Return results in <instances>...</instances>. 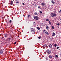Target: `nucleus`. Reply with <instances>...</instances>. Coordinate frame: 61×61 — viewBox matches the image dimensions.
<instances>
[{
    "label": "nucleus",
    "mask_w": 61,
    "mask_h": 61,
    "mask_svg": "<svg viewBox=\"0 0 61 61\" xmlns=\"http://www.w3.org/2000/svg\"><path fill=\"white\" fill-rule=\"evenodd\" d=\"M51 16H52V17H54V16H55L56 15V14L55 13H51Z\"/></svg>",
    "instance_id": "nucleus-1"
},
{
    "label": "nucleus",
    "mask_w": 61,
    "mask_h": 61,
    "mask_svg": "<svg viewBox=\"0 0 61 61\" xmlns=\"http://www.w3.org/2000/svg\"><path fill=\"white\" fill-rule=\"evenodd\" d=\"M46 30H43V33H46Z\"/></svg>",
    "instance_id": "nucleus-11"
},
{
    "label": "nucleus",
    "mask_w": 61,
    "mask_h": 61,
    "mask_svg": "<svg viewBox=\"0 0 61 61\" xmlns=\"http://www.w3.org/2000/svg\"><path fill=\"white\" fill-rule=\"evenodd\" d=\"M41 5H45V3H41Z\"/></svg>",
    "instance_id": "nucleus-15"
},
{
    "label": "nucleus",
    "mask_w": 61,
    "mask_h": 61,
    "mask_svg": "<svg viewBox=\"0 0 61 61\" xmlns=\"http://www.w3.org/2000/svg\"><path fill=\"white\" fill-rule=\"evenodd\" d=\"M34 14L35 15H37V13L36 12H35L34 13Z\"/></svg>",
    "instance_id": "nucleus-19"
},
{
    "label": "nucleus",
    "mask_w": 61,
    "mask_h": 61,
    "mask_svg": "<svg viewBox=\"0 0 61 61\" xmlns=\"http://www.w3.org/2000/svg\"><path fill=\"white\" fill-rule=\"evenodd\" d=\"M46 29H48L49 28V27L48 26H46Z\"/></svg>",
    "instance_id": "nucleus-22"
},
{
    "label": "nucleus",
    "mask_w": 61,
    "mask_h": 61,
    "mask_svg": "<svg viewBox=\"0 0 61 61\" xmlns=\"http://www.w3.org/2000/svg\"><path fill=\"white\" fill-rule=\"evenodd\" d=\"M31 32H35V29H34V28H32L31 29Z\"/></svg>",
    "instance_id": "nucleus-4"
},
{
    "label": "nucleus",
    "mask_w": 61,
    "mask_h": 61,
    "mask_svg": "<svg viewBox=\"0 0 61 61\" xmlns=\"http://www.w3.org/2000/svg\"><path fill=\"white\" fill-rule=\"evenodd\" d=\"M46 60H47V58H46Z\"/></svg>",
    "instance_id": "nucleus-38"
},
{
    "label": "nucleus",
    "mask_w": 61,
    "mask_h": 61,
    "mask_svg": "<svg viewBox=\"0 0 61 61\" xmlns=\"http://www.w3.org/2000/svg\"><path fill=\"white\" fill-rule=\"evenodd\" d=\"M36 23L35 22L33 23V25H36Z\"/></svg>",
    "instance_id": "nucleus-26"
},
{
    "label": "nucleus",
    "mask_w": 61,
    "mask_h": 61,
    "mask_svg": "<svg viewBox=\"0 0 61 61\" xmlns=\"http://www.w3.org/2000/svg\"><path fill=\"white\" fill-rule=\"evenodd\" d=\"M49 58H51L52 57V56H49Z\"/></svg>",
    "instance_id": "nucleus-16"
},
{
    "label": "nucleus",
    "mask_w": 61,
    "mask_h": 61,
    "mask_svg": "<svg viewBox=\"0 0 61 61\" xmlns=\"http://www.w3.org/2000/svg\"><path fill=\"white\" fill-rule=\"evenodd\" d=\"M55 57H56V58H57V57H58V56H57V55H56L55 56Z\"/></svg>",
    "instance_id": "nucleus-23"
},
{
    "label": "nucleus",
    "mask_w": 61,
    "mask_h": 61,
    "mask_svg": "<svg viewBox=\"0 0 61 61\" xmlns=\"http://www.w3.org/2000/svg\"><path fill=\"white\" fill-rule=\"evenodd\" d=\"M49 24H50V25H51V22L50 21H49Z\"/></svg>",
    "instance_id": "nucleus-25"
},
{
    "label": "nucleus",
    "mask_w": 61,
    "mask_h": 61,
    "mask_svg": "<svg viewBox=\"0 0 61 61\" xmlns=\"http://www.w3.org/2000/svg\"><path fill=\"white\" fill-rule=\"evenodd\" d=\"M55 33L53 32L52 33V36H55Z\"/></svg>",
    "instance_id": "nucleus-12"
},
{
    "label": "nucleus",
    "mask_w": 61,
    "mask_h": 61,
    "mask_svg": "<svg viewBox=\"0 0 61 61\" xmlns=\"http://www.w3.org/2000/svg\"><path fill=\"white\" fill-rule=\"evenodd\" d=\"M38 38H39V39H40V38H41V37L40 36H39L38 37Z\"/></svg>",
    "instance_id": "nucleus-29"
},
{
    "label": "nucleus",
    "mask_w": 61,
    "mask_h": 61,
    "mask_svg": "<svg viewBox=\"0 0 61 61\" xmlns=\"http://www.w3.org/2000/svg\"><path fill=\"white\" fill-rule=\"evenodd\" d=\"M14 44H16V42H15Z\"/></svg>",
    "instance_id": "nucleus-37"
},
{
    "label": "nucleus",
    "mask_w": 61,
    "mask_h": 61,
    "mask_svg": "<svg viewBox=\"0 0 61 61\" xmlns=\"http://www.w3.org/2000/svg\"><path fill=\"white\" fill-rule=\"evenodd\" d=\"M4 36L5 37H7V34H5L4 35Z\"/></svg>",
    "instance_id": "nucleus-5"
},
{
    "label": "nucleus",
    "mask_w": 61,
    "mask_h": 61,
    "mask_svg": "<svg viewBox=\"0 0 61 61\" xmlns=\"http://www.w3.org/2000/svg\"><path fill=\"white\" fill-rule=\"evenodd\" d=\"M46 35H49V33L48 32H46Z\"/></svg>",
    "instance_id": "nucleus-13"
},
{
    "label": "nucleus",
    "mask_w": 61,
    "mask_h": 61,
    "mask_svg": "<svg viewBox=\"0 0 61 61\" xmlns=\"http://www.w3.org/2000/svg\"><path fill=\"white\" fill-rule=\"evenodd\" d=\"M49 46L50 48H52V45L50 44Z\"/></svg>",
    "instance_id": "nucleus-9"
},
{
    "label": "nucleus",
    "mask_w": 61,
    "mask_h": 61,
    "mask_svg": "<svg viewBox=\"0 0 61 61\" xmlns=\"http://www.w3.org/2000/svg\"><path fill=\"white\" fill-rule=\"evenodd\" d=\"M40 14H41V13H42V11H40Z\"/></svg>",
    "instance_id": "nucleus-28"
},
{
    "label": "nucleus",
    "mask_w": 61,
    "mask_h": 61,
    "mask_svg": "<svg viewBox=\"0 0 61 61\" xmlns=\"http://www.w3.org/2000/svg\"><path fill=\"white\" fill-rule=\"evenodd\" d=\"M13 2L12 1H11L10 2L11 5H13Z\"/></svg>",
    "instance_id": "nucleus-10"
},
{
    "label": "nucleus",
    "mask_w": 61,
    "mask_h": 61,
    "mask_svg": "<svg viewBox=\"0 0 61 61\" xmlns=\"http://www.w3.org/2000/svg\"><path fill=\"white\" fill-rule=\"evenodd\" d=\"M16 1H18V0H16Z\"/></svg>",
    "instance_id": "nucleus-39"
},
{
    "label": "nucleus",
    "mask_w": 61,
    "mask_h": 61,
    "mask_svg": "<svg viewBox=\"0 0 61 61\" xmlns=\"http://www.w3.org/2000/svg\"><path fill=\"white\" fill-rule=\"evenodd\" d=\"M46 52L48 54H50L51 53V51L49 50H47Z\"/></svg>",
    "instance_id": "nucleus-2"
},
{
    "label": "nucleus",
    "mask_w": 61,
    "mask_h": 61,
    "mask_svg": "<svg viewBox=\"0 0 61 61\" xmlns=\"http://www.w3.org/2000/svg\"><path fill=\"white\" fill-rule=\"evenodd\" d=\"M8 39H9V40H10L11 39V38L9 37V38Z\"/></svg>",
    "instance_id": "nucleus-33"
},
{
    "label": "nucleus",
    "mask_w": 61,
    "mask_h": 61,
    "mask_svg": "<svg viewBox=\"0 0 61 61\" xmlns=\"http://www.w3.org/2000/svg\"><path fill=\"white\" fill-rule=\"evenodd\" d=\"M57 25H60V24H59V23H58L57 24Z\"/></svg>",
    "instance_id": "nucleus-31"
},
{
    "label": "nucleus",
    "mask_w": 61,
    "mask_h": 61,
    "mask_svg": "<svg viewBox=\"0 0 61 61\" xmlns=\"http://www.w3.org/2000/svg\"><path fill=\"white\" fill-rule=\"evenodd\" d=\"M43 46L44 47H46L47 46V45L46 44H44L43 45Z\"/></svg>",
    "instance_id": "nucleus-8"
},
{
    "label": "nucleus",
    "mask_w": 61,
    "mask_h": 61,
    "mask_svg": "<svg viewBox=\"0 0 61 61\" xmlns=\"http://www.w3.org/2000/svg\"><path fill=\"white\" fill-rule=\"evenodd\" d=\"M36 0H34L35 1H36Z\"/></svg>",
    "instance_id": "nucleus-41"
},
{
    "label": "nucleus",
    "mask_w": 61,
    "mask_h": 61,
    "mask_svg": "<svg viewBox=\"0 0 61 61\" xmlns=\"http://www.w3.org/2000/svg\"><path fill=\"white\" fill-rule=\"evenodd\" d=\"M23 5H25V3H22Z\"/></svg>",
    "instance_id": "nucleus-35"
},
{
    "label": "nucleus",
    "mask_w": 61,
    "mask_h": 61,
    "mask_svg": "<svg viewBox=\"0 0 61 61\" xmlns=\"http://www.w3.org/2000/svg\"><path fill=\"white\" fill-rule=\"evenodd\" d=\"M59 48V47L58 46L57 47V49H58Z\"/></svg>",
    "instance_id": "nucleus-32"
},
{
    "label": "nucleus",
    "mask_w": 61,
    "mask_h": 61,
    "mask_svg": "<svg viewBox=\"0 0 61 61\" xmlns=\"http://www.w3.org/2000/svg\"><path fill=\"white\" fill-rule=\"evenodd\" d=\"M27 16L28 17H30V15H28Z\"/></svg>",
    "instance_id": "nucleus-24"
},
{
    "label": "nucleus",
    "mask_w": 61,
    "mask_h": 61,
    "mask_svg": "<svg viewBox=\"0 0 61 61\" xmlns=\"http://www.w3.org/2000/svg\"><path fill=\"white\" fill-rule=\"evenodd\" d=\"M44 25H45V24H44L43 23H42L41 24V26H44Z\"/></svg>",
    "instance_id": "nucleus-14"
},
{
    "label": "nucleus",
    "mask_w": 61,
    "mask_h": 61,
    "mask_svg": "<svg viewBox=\"0 0 61 61\" xmlns=\"http://www.w3.org/2000/svg\"><path fill=\"white\" fill-rule=\"evenodd\" d=\"M59 12L60 13H61V10H60Z\"/></svg>",
    "instance_id": "nucleus-34"
},
{
    "label": "nucleus",
    "mask_w": 61,
    "mask_h": 61,
    "mask_svg": "<svg viewBox=\"0 0 61 61\" xmlns=\"http://www.w3.org/2000/svg\"><path fill=\"white\" fill-rule=\"evenodd\" d=\"M23 16H25V15H23Z\"/></svg>",
    "instance_id": "nucleus-40"
},
{
    "label": "nucleus",
    "mask_w": 61,
    "mask_h": 61,
    "mask_svg": "<svg viewBox=\"0 0 61 61\" xmlns=\"http://www.w3.org/2000/svg\"><path fill=\"white\" fill-rule=\"evenodd\" d=\"M51 27L53 29H54V28H55V27H54V26H51Z\"/></svg>",
    "instance_id": "nucleus-17"
},
{
    "label": "nucleus",
    "mask_w": 61,
    "mask_h": 61,
    "mask_svg": "<svg viewBox=\"0 0 61 61\" xmlns=\"http://www.w3.org/2000/svg\"><path fill=\"white\" fill-rule=\"evenodd\" d=\"M57 46V45H56V44H55L54 45V46L55 47H56Z\"/></svg>",
    "instance_id": "nucleus-20"
},
{
    "label": "nucleus",
    "mask_w": 61,
    "mask_h": 61,
    "mask_svg": "<svg viewBox=\"0 0 61 61\" xmlns=\"http://www.w3.org/2000/svg\"><path fill=\"white\" fill-rule=\"evenodd\" d=\"M46 21H49V20H48V19H46Z\"/></svg>",
    "instance_id": "nucleus-18"
},
{
    "label": "nucleus",
    "mask_w": 61,
    "mask_h": 61,
    "mask_svg": "<svg viewBox=\"0 0 61 61\" xmlns=\"http://www.w3.org/2000/svg\"><path fill=\"white\" fill-rule=\"evenodd\" d=\"M40 6H38V8H40Z\"/></svg>",
    "instance_id": "nucleus-36"
},
{
    "label": "nucleus",
    "mask_w": 61,
    "mask_h": 61,
    "mask_svg": "<svg viewBox=\"0 0 61 61\" xmlns=\"http://www.w3.org/2000/svg\"><path fill=\"white\" fill-rule=\"evenodd\" d=\"M9 22L10 23H12V20H10Z\"/></svg>",
    "instance_id": "nucleus-27"
},
{
    "label": "nucleus",
    "mask_w": 61,
    "mask_h": 61,
    "mask_svg": "<svg viewBox=\"0 0 61 61\" xmlns=\"http://www.w3.org/2000/svg\"><path fill=\"white\" fill-rule=\"evenodd\" d=\"M37 28L38 30H40V28H39V27H37Z\"/></svg>",
    "instance_id": "nucleus-21"
},
{
    "label": "nucleus",
    "mask_w": 61,
    "mask_h": 61,
    "mask_svg": "<svg viewBox=\"0 0 61 61\" xmlns=\"http://www.w3.org/2000/svg\"><path fill=\"white\" fill-rule=\"evenodd\" d=\"M34 18L36 20H38V17L37 16H35Z\"/></svg>",
    "instance_id": "nucleus-3"
},
{
    "label": "nucleus",
    "mask_w": 61,
    "mask_h": 61,
    "mask_svg": "<svg viewBox=\"0 0 61 61\" xmlns=\"http://www.w3.org/2000/svg\"><path fill=\"white\" fill-rule=\"evenodd\" d=\"M51 1L52 4H54L55 3V2H54V0H52Z\"/></svg>",
    "instance_id": "nucleus-7"
},
{
    "label": "nucleus",
    "mask_w": 61,
    "mask_h": 61,
    "mask_svg": "<svg viewBox=\"0 0 61 61\" xmlns=\"http://www.w3.org/2000/svg\"><path fill=\"white\" fill-rule=\"evenodd\" d=\"M0 54H3V51L2 50H0Z\"/></svg>",
    "instance_id": "nucleus-6"
},
{
    "label": "nucleus",
    "mask_w": 61,
    "mask_h": 61,
    "mask_svg": "<svg viewBox=\"0 0 61 61\" xmlns=\"http://www.w3.org/2000/svg\"><path fill=\"white\" fill-rule=\"evenodd\" d=\"M16 3H19V2H18V1H17Z\"/></svg>",
    "instance_id": "nucleus-30"
}]
</instances>
